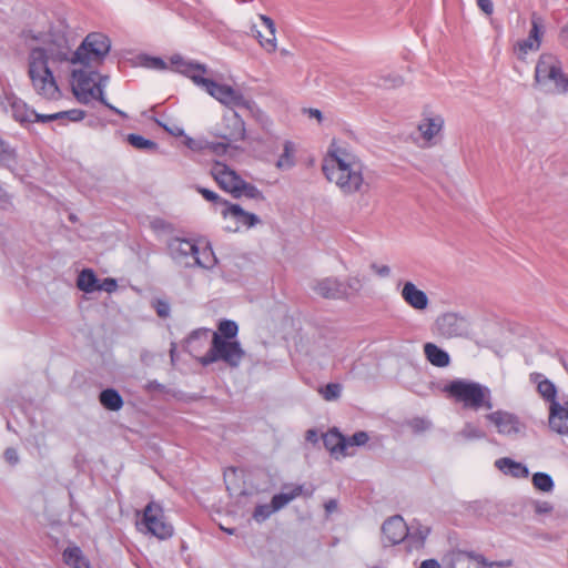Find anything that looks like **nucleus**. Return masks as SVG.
<instances>
[{
    "label": "nucleus",
    "mask_w": 568,
    "mask_h": 568,
    "mask_svg": "<svg viewBox=\"0 0 568 568\" xmlns=\"http://www.w3.org/2000/svg\"><path fill=\"white\" fill-rule=\"evenodd\" d=\"M364 162L355 148L346 140L334 138L322 161L326 180L345 195L362 192L366 186Z\"/></svg>",
    "instance_id": "f257e3e1"
},
{
    "label": "nucleus",
    "mask_w": 568,
    "mask_h": 568,
    "mask_svg": "<svg viewBox=\"0 0 568 568\" xmlns=\"http://www.w3.org/2000/svg\"><path fill=\"white\" fill-rule=\"evenodd\" d=\"M73 52L64 36H57L44 42L43 47L32 48L29 52L28 74L36 92L48 100H55L61 92L49 62L72 63Z\"/></svg>",
    "instance_id": "f03ea898"
},
{
    "label": "nucleus",
    "mask_w": 568,
    "mask_h": 568,
    "mask_svg": "<svg viewBox=\"0 0 568 568\" xmlns=\"http://www.w3.org/2000/svg\"><path fill=\"white\" fill-rule=\"evenodd\" d=\"M444 392L449 398L463 404L464 408L478 410L493 407L489 388L476 382L455 379L444 387Z\"/></svg>",
    "instance_id": "7ed1b4c3"
},
{
    "label": "nucleus",
    "mask_w": 568,
    "mask_h": 568,
    "mask_svg": "<svg viewBox=\"0 0 568 568\" xmlns=\"http://www.w3.org/2000/svg\"><path fill=\"white\" fill-rule=\"evenodd\" d=\"M245 357V351L237 341H226L220 334H212L210 349L199 358L203 366L222 361L231 368H237Z\"/></svg>",
    "instance_id": "20e7f679"
},
{
    "label": "nucleus",
    "mask_w": 568,
    "mask_h": 568,
    "mask_svg": "<svg viewBox=\"0 0 568 568\" xmlns=\"http://www.w3.org/2000/svg\"><path fill=\"white\" fill-rule=\"evenodd\" d=\"M535 82L538 85L554 84L560 93L568 92V77L562 72L560 60L551 53H542L535 67Z\"/></svg>",
    "instance_id": "39448f33"
},
{
    "label": "nucleus",
    "mask_w": 568,
    "mask_h": 568,
    "mask_svg": "<svg viewBox=\"0 0 568 568\" xmlns=\"http://www.w3.org/2000/svg\"><path fill=\"white\" fill-rule=\"evenodd\" d=\"M111 49L108 36L100 32L89 33L73 52L72 64L90 65V60L102 62Z\"/></svg>",
    "instance_id": "423d86ee"
},
{
    "label": "nucleus",
    "mask_w": 568,
    "mask_h": 568,
    "mask_svg": "<svg viewBox=\"0 0 568 568\" xmlns=\"http://www.w3.org/2000/svg\"><path fill=\"white\" fill-rule=\"evenodd\" d=\"M154 537L165 540L173 535V526L165 521L162 507L155 501H150L144 510L140 523Z\"/></svg>",
    "instance_id": "0eeeda50"
},
{
    "label": "nucleus",
    "mask_w": 568,
    "mask_h": 568,
    "mask_svg": "<svg viewBox=\"0 0 568 568\" xmlns=\"http://www.w3.org/2000/svg\"><path fill=\"white\" fill-rule=\"evenodd\" d=\"M200 87L211 97L226 106H246L247 102L244 95L227 84H221L211 79H196Z\"/></svg>",
    "instance_id": "6e6552de"
},
{
    "label": "nucleus",
    "mask_w": 568,
    "mask_h": 568,
    "mask_svg": "<svg viewBox=\"0 0 568 568\" xmlns=\"http://www.w3.org/2000/svg\"><path fill=\"white\" fill-rule=\"evenodd\" d=\"M95 72H89L82 69L72 71V92L77 100L82 104H88L92 99L97 100L98 87L94 82Z\"/></svg>",
    "instance_id": "1a4fd4ad"
},
{
    "label": "nucleus",
    "mask_w": 568,
    "mask_h": 568,
    "mask_svg": "<svg viewBox=\"0 0 568 568\" xmlns=\"http://www.w3.org/2000/svg\"><path fill=\"white\" fill-rule=\"evenodd\" d=\"M166 251L175 263L191 267L193 255L197 253V245L191 239L172 236L166 240Z\"/></svg>",
    "instance_id": "9d476101"
},
{
    "label": "nucleus",
    "mask_w": 568,
    "mask_h": 568,
    "mask_svg": "<svg viewBox=\"0 0 568 568\" xmlns=\"http://www.w3.org/2000/svg\"><path fill=\"white\" fill-rule=\"evenodd\" d=\"M212 174L219 186L230 192L233 197L239 199L240 185L243 179L226 164L216 162L212 169Z\"/></svg>",
    "instance_id": "9b49d317"
},
{
    "label": "nucleus",
    "mask_w": 568,
    "mask_h": 568,
    "mask_svg": "<svg viewBox=\"0 0 568 568\" xmlns=\"http://www.w3.org/2000/svg\"><path fill=\"white\" fill-rule=\"evenodd\" d=\"M486 419L491 423L501 435L510 436L521 430L519 418L509 412L496 410L486 415Z\"/></svg>",
    "instance_id": "f8f14e48"
},
{
    "label": "nucleus",
    "mask_w": 568,
    "mask_h": 568,
    "mask_svg": "<svg viewBox=\"0 0 568 568\" xmlns=\"http://www.w3.org/2000/svg\"><path fill=\"white\" fill-rule=\"evenodd\" d=\"M544 34L542 20L537 14L531 16V29L527 39L516 43L515 50L520 58H524L529 51H537L540 48Z\"/></svg>",
    "instance_id": "ddd939ff"
},
{
    "label": "nucleus",
    "mask_w": 568,
    "mask_h": 568,
    "mask_svg": "<svg viewBox=\"0 0 568 568\" xmlns=\"http://www.w3.org/2000/svg\"><path fill=\"white\" fill-rule=\"evenodd\" d=\"M382 532L384 542L396 545L407 538L408 527L400 516H394L383 524Z\"/></svg>",
    "instance_id": "4468645a"
},
{
    "label": "nucleus",
    "mask_w": 568,
    "mask_h": 568,
    "mask_svg": "<svg viewBox=\"0 0 568 568\" xmlns=\"http://www.w3.org/2000/svg\"><path fill=\"white\" fill-rule=\"evenodd\" d=\"M446 568H491V565L480 555L456 550L449 555Z\"/></svg>",
    "instance_id": "2eb2a0df"
},
{
    "label": "nucleus",
    "mask_w": 568,
    "mask_h": 568,
    "mask_svg": "<svg viewBox=\"0 0 568 568\" xmlns=\"http://www.w3.org/2000/svg\"><path fill=\"white\" fill-rule=\"evenodd\" d=\"M170 61L175 71L190 78L196 85L200 87V82L196 79H205L203 77V74L207 73L205 64L185 61L180 54L172 55Z\"/></svg>",
    "instance_id": "dca6fc26"
},
{
    "label": "nucleus",
    "mask_w": 568,
    "mask_h": 568,
    "mask_svg": "<svg viewBox=\"0 0 568 568\" xmlns=\"http://www.w3.org/2000/svg\"><path fill=\"white\" fill-rule=\"evenodd\" d=\"M548 424L559 435H568V400L549 405Z\"/></svg>",
    "instance_id": "f3484780"
},
{
    "label": "nucleus",
    "mask_w": 568,
    "mask_h": 568,
    "mask_svg": "<svg viewBox=\"0 0 568 568\" xmlns=\"http://www.w3.org/2000/svg\"><path fill=\"white\" fill-rule=\"evenodd\" d=\"M400 295L405 303L416 311H424L429 304L426 293L419 290L413 282L404 283Z\"/></svg>",
    "instance_id": "a211bd4d"
},
{
    "label": "nucleus",
    "mask_w": 568,
    "mask_h": 568,
    "mask_svg": "<svg viewBox=\"0 0 568 568\" xmlns=\"http://www.w3.org/2000/svg\"><path fill=\"white\" fill-rule=\"evenodd\" d=\"M223 215L231 216L235 220L236 224L252 227L260 223V219L256 214L244 211L241 205L223 201Z\"/></svg>",
    "instance_id": "6ab92c4d"
},
{
    "label": "nucleus",
    "mask_w": 568,
    "mask_h": 568,
    "mask_svg": "<svg viewBox=\"0 0 568 568\" xmlns=\"http://www.w3.org/2000/svg\"><path fill=\"white\" fill-rule=\"evenodd\" d=\"M7 101L10 106L11 115L16 121L21 124L33 123L36 111L30 109L24 101L14 95L8 97Z\"/></svg>",
    "instance_id": "aec40b11"
},
{
    "label": "nucleus",
    "mask_w": 568,
    "mask_h": 568,
    "mask_svg": "<svg viewBox=\"0 0 568 568\" xmlns=\"http://www.w3.org/2000/svg\"><path fill=\"white\" fill-rule=\"evenodd\" d=\"M19 162L18 151L11 143L0 136V168L10 172L17 170Z\"/></svg>",
    "instance_id": "412c9836"
},
{
    "label": "nucleus",
    "mask_w": 568,
    "mask_h": 568,
    "mask_svg": "<svg viewBox=\"0 0 568 568\" xmlns=\"http://www.w3.org/2000/svg\"><path fill=\"white\" fill-rule=\"evenodd\" d=\"M284 507V491L274 495L270 504L257 505L253 511V518L257 523L266 520L273 513Z\"/></svg>",
    "instance_id": "4be33fe9"
},
{
    "label": "nucleus",
    "mask_w": 568,
    "mask_h": 568,
    "mask_svg": "<svg viewBox=\"0 0 568 568\" xmlns=\"http://www.w3.org/2000/svg\"><path fill=\"white\" fill-rule=\"evenodd\" d=\"M495 467L515 478H526L529 474L527 467L509 457H501L495 462Z\"/></svg>",
    "instance_id": "5701e85b"
},
{
    "label": "nucleus",
    "mask_w": 568,
    "mask_h": 568,
    "mask_svg": "<svg viewBox=\"0 0 568 568\" xmlns=\"http://www.w3.org/2000/svg\"><path fill=\"white\" fill-rule=\"evenodd\" d=\"M444 119L440 115L426 116L418 124L422 138L430 142L443 129Z\"/></svg>",
    "instance_id": "b1692460"
},
{
    "label": "nucleus",
    "mask_w": 568,
    "mask_h": 568,
    "mask_svg": "<svg viewBox=\"0 0 568 568\" xmlns=\"http://www.w3.org/2000/svg\"><path fill=\"white\" fill-rule=\"evenodd\" d=\"M325 447L335 455L346 456L349 455L347 452L346 437L337 430H329L323 437Z\"/></svg>",
    "instance_id": "393cba45"
},
{
    "label": "nucleus",
    "mask_w": 568,
    "mask_h": 568,
    "mask_svg": "<svg viewBox=\"0 0 568 568\" xmlns=\"http://www.w3.org/2000/svg\"><path fill=\"white\" fill-rule=\"evenodd\" d=\"M530 379L534 383H537V392L538 394L549 403V405H552L554 402L557 400V388L552 382H550L547 378H542V375L539 373H532L530 375Z\"/></svg>",
    "instance_id": "a878e982"
},
{
    "label": "nucleus",
    "mask_w": 568,
    "mask_h": 568,
    "mask_svg": "<svg viewBox=\"0 0 568 568\" xmlns=\"http://www.w3.org/2000/svg\"><path fill=\"white\" fill-rule=\"evenodd\" d=\"M317 295L325 298H338L344 294L342 284L335 278H324L314 286Z\"/></svg>",
    "instance_id": "bb28decb"
},
{
    "label": "nucleus",
    "mask_w": 568,
    "mask_h": 568,
    "mask_svg": "<svg viewBox=\"0 0 568 568\" xmlns=\"http://www.w3.org/2000/svg\"><path fill=\"white\" fill-rule=\"evenodd\" d=\"M99 402L103 408L111 412H118L124 405L123 397L121 396L119 390L112 387L105 388L100 392Z\"/></svg>",
    "instance_id": "cd10ccee"
},
{
    "label": "nucleus",
    "mask_w": 568,
    "mask_h": 568,
    "mask_svg": "<svg viewBox=\"0 0 568 568\" xmlns=\"http://www.w3.org/2000/svg\"><path fill=\"white\" fill-rule=\"evenodd\" d=\"M424 354L427 361L436 367H446L449 365L450 358L448 353L434 343H426L424 345Z\"/></svg>",
    "instance_id": "c85d7f7f"
},
{
    "label": "nucleus",
    "mask_w": 568,
    "mask_h": 568,
    "mask_svg": "<svg viewBox=\"0 0 568 568\" xmlns=\"http://www.w3.org/2000/svg\"><path fill=\"white\" fill-rule=\"evenodd\" d=\"M263 26L266 28L267 36H263L261 31L256 30V38H258L260 44L268 52L275 50V27L271 18L266 16L260 17Z\"/></svg>",
    "instance_id": "c756f323"
},
{
    "label": "nucleus",
    "mask_w": 568,
    "mask_h": 568,
    "mask_svg": "<svg viewBox=\"0 0 568 568\" xmlns=\"http://www.w3.org/2000/svg\"><path fill=\"white\" fill-rule=\"evenodd\" d=\"M63 561L72 568H90V561L83 556L80 547H68L64 549Z\"/></svg>",
    "instance_id": "7c9ffc66"
},
{
    "label": "nucleus",
    "mask_w": 568,
    "mask_h": 568,
    "mask_svg": "<svg viewBox=\"0 0 568 568\" xmlns=\"http://www.w3.org/2000/svg\"><path fill=\"white\" fill-rule=\"evenodd\" d=\"M217 260L210 245L204 246L202 250L197 246V253L193 255L191 266H199L202 268L210 270L214 267Z\"/></svg>",
    "instance_id": "2f4dec72"
},
{
    "label": "nucleus",
    "mask_w": 568,
    "mask_h": 568,
    "mask_svg": "<svg viewBox=\"0 0 568 568\" xmlns=\"http://www.w3.org/2000/svg\"><path fill=\"white\" fill-rule=\"evenodd\" d=\"M77 286L85 293L99 291V281L94 271L91 268L82 270L78 275Z\"/></svg>",
    "instance_id": "473e14b6"
},
{
    "label": "nucleus",
    "mask_w": 568,
    "mask_h": 568,
    "mask_svg": "<svg viewBox=\"0 0 568 568\" xmlns=\"http://www.w3.org/2000/svg\"><path fill=\"white\" fill-rule=\"evenodd\" d=\"M126 140L130 143V145H132L133 148H135L138 150L155 152L159 149V145L156 142H154L150 139H146L140 134L130 133V134H128Z\"/></svg>",
    "instance_id": "72a5a7b5"
},
{
    "label": "nucleus",
    "mask_w": 568,
    "mask_h": 568,
    "mask_svg": "<svg viewBox=\"0 0 568 568\" xmlns=\"http://www.w3.org/2000/svg\"><path fill=\"white\" fill-rule=\"evenodd\" d=\"M430 532L428 527H420L415 531L408 534L407 536V546L409 550L420 549L424 547L425 541Z\"/></svg>",
    "instance_id": "f704fd0d"
},
{
    "label": "nucleus",
    "mask_w": 568,
    "mask_h": 568,
    "mask_svg": "<svg viewBox=\"0 0 568 568\" xmlns=\"http://www.w3.org/2000/svg\"><path fill=\"white\" fill-rule=\"evenodd\" d=\"M239 333V325L232 320H222L217 324V331L213 334H220L221 338L226 341H234Z\"/></svg>",
    "instance_id": "c9c22d12"
},
{
    "label": "nucleus",
    "mask_w": 568,
    "mask_h": 568,
    "mask_svg": "<svg viewBox=\"0 0 568 568\" xmlns=\"http://www.w3.org/2000/svg\"><path fill=\"white\" fill-rule=\"evenodd\" d=\"M313 491L314 488L311 485H286V504L298 497L306 499L312 496Z\"/></svg>",
    "instance_id": "e433bc0d"
},
{
    "label": "nucleus",
    "mask_w": 568,
    "mask_h": 568,
    "mask_svg": "<svg viewBox=\"0 0 568 568\" xmlns=\"http://www.w3.org/2000/svg\"><path fill=\"white\" fill-rule=\"evenodd\" d=\"M531 481L537 490L550 493L554 489V480L551 476L546 473H535Z\"/></svg>",
    "instance_id": "4c0bfd02"
},
{
    "label": "nucleus",
    "mask_w": 568,
    "mask_h": 568,
    "mask_svg": "<svg viewBox=\"0 0 568 568\" xmlns=\"http://www.w3.org/2000/svg\"><path fill=\"white\" fill-rule=\"evenodd\" d=\"M242 195H244L248 199H254V200L263 199L262 192L255 185L247 183L244 180L242 181V183L240 185L239 197H241Z\"/></svg>",
    "instance_id": "58836bf2"
},
{
    "label": "nucleus",
    "mask_w": 568,
    "mask_h": 568,
    "mask_svg": "<svg viewBox=\"0 0 568 568\" xmlns=\"http://www.w3.org/2000/svg\"><path fill=\"white\" fill-rule=\"evenodd\" d=\"M341 389L339 384L331 383L321 389V394L326 400H334L339 397Z\"/></svg>",
    "instance_id": "ea45409f"
},
{
    "label": "nucleus",
    "mask_w": 568,
    "mask_h": 568,
    "mask_svg": "<svg viewBox=\"0 0 568 568\" xmlns=\"http://www.w3.org/2000/svg\"><path fill=\"white\" fill-rule=\"evenodd\" d=\"M142 59H143V64L146 68L156 69V70H165L168 68L166 62L161 58L144 55Z\"/></svg>",
    "instance_id": "a19ab883"
},
{
    "label": "nucleus",
    "mask_w": 568,
    "mask_h": 568,
    "mask_svg": "<svg viewBox=\"0 0 568 568\" xmlns=\"http://www.w3.org/2000/svg\"><path fill=\"white\" fill-rule=\"evenodd\" d=\"M347 449L353 446H363L368 442V435L365 432H357L351 437H346Z\"/></svg>",
    "instance_id": "79ce46f5"
},
{
    "label": "nucleus",
    "mask_w": 568,
    "mask_h": 568,
    "mask_svg": "<svg viewBox=\"0 0 568 568\" xmlns=\"http://www.w3.org/2000/svg\"><path fill=\"white\" fill-rule=\"evenodd\" d=\"M62 120H68L71 122H79L85 118V111L81 109H71L67 111H61Z\"/></svg>",
    "instance_id": "37998d69"
},
{
    "label": "nucleus",
    "mask_w": 568,
    "mask_h": 568,
    "mask_svg": "<svg viewBox=\"0 0 568 568\" xmlns=\"http://www.w3.org/2000/svg\"><path fill=\"white\" fill-rule=\"evenodd\" d=\"M234 125H235V130L229 140H234V141L243 140L245 136L244 122L240 119V116L236 113L234 114Z\"/></svg>",
    "instance_id": "c03bdc74"
},
{
    "label": "nucleus",
    "mask_w": 568,
    "mask_h": 568,
    "mask_svg": "<svg viewBox=\"0 0 568 568\" xmlns=\"http://www.w3.org/2000/svg\"><path fill=\"white\" fill-rule=\"evenodd\" d=\"M197 192L200 194H202V196L206 200V201H210V202H213L215 204H222L223 205V199H221L219 196V194H216L215 192L209 190V189H205V187H201V186H197L196 187Z\"/></svg>",
    "instance_id": "a18cd8bd"
},
{
    "label": "nucleus",
    "mask_w": 568,
    "mask_h": 568,
    "mask_svg": "<svg viewBox=\"0 0 568 568\" xmlns=\"http://www.w3.org/2000/svg\"><path fill=\"white\" fill-rule=\"evenodd\" d=\"M209 334H210V329H207V328H197V329L193 331V332L189 335V337L186 338L187 347H192V344H193L195 341L200 339L201 337H203V338H205V339H206V338H207V336H209Z\"/></svg>",
    "instance_id": "49530a36"
},
{
    "label": "nucleus",
    "mask_w": 568,
    "mask_h": 568,
    "mask_svg": "<svg viewBox=\"0 0 568 568\" xmlns=\"http://www.w3.org/2000/svg\"><path fill=\"white\" fill-rule=\"evenodd\" d=\"M144 389L148 393H169V389L166 388V386L164 384L159 383L155 379L154 381H149L144 385Z\"/></svg>",
    "instance_id": "de8ad7c7"
},
{
    "label": "nucleus",
    "mask_w": 568,
    "mask_h": 568,
    "mask_svg": "<svg viewBox=\"0 0 568 568\" xmlns=\"http://www.w3.org/2000/svg\"><path fill=\"white\" fill-rule=\"evenodd\" d=\"M59 120H62L61 111L57 112V113H52V114H41V113L36 112L33 122L47 123V122L59 121Z\"/></svg>",
    "instance_id": "09e8293b"
},
{
    "label": "nucleus",
    "mask_w": 568,
    "mask_h": 568,
    "mask_svg": "<svg viewBox=\"0 0 568 568\" xmlns=\"http://www.w3.org/2000/svg\"><path fill=\"white\" fill-rule=\"evenodd\" d=\"M3 457L8 464L16 466L19 463V455L16 448L8 447L4 450Z\"/></svg>",
    "instance_id": "8fccbe9b"
},
{
    "label": "nucleus",
    "mask_w": 568,
    "mask_h": 568,
    "mask_svg": "<svg viewBox=\"0 0 568 568\" xmlns=\"http://www.w3.org/2000/svg\"><path fill=\"white\" fill-rule=\"evenodd\" d=\"M286 165H292L296 162V154L298 153V150L296 146L292 143L286 142Z\"/></svg>",
    "instance_id": "3c124183"
},
{
    "label": "nucleus",
    "mask_w": 568,
    "mask_h": 568,
    "mask_svg": "<svg viewBox=\"0 0 568 568\" xmlns=\"http://www.w3.org/2000/svg\"><path fill=\"white\" fill-rule=\"evenodd\" d=\"M155 311L160 317H168L170 314V305L168 302L158 300L155 302Z\"/></svg>",
    "instance_id": "603ef678"
},
{
    "label": "nucleus",
    "mask_w": 568,
    "mask_h": 568,
    "mask_svg": "<svg viewBox=\"0 0 568 568\" xmlns=\"http://www.w3.org/2000/svg\"><path fill=\"white\" fill-rule=\"evenodd\" d=\"M118 284L114 278H105L103 283L99 284V291L103 290L108 293L113 292L116 288Z\"/></svg>",
    "instance_id": "864d4df0"
},
{
    "label": "nucleus",
    "mask_w": 568,
    "mask_h": 568,
    "mask_svg": "<svg viewBox=\"0 0 568 568\" xmlns=\"http://www.w3.org/2000/svg\"><path fill=\"white\" fill-rule=\"evenodd\" d=\"M97 100L114 113H115V110H119L118 108H115L114 105H112L111 103L108 102V100L104 97L102 87H98Z\"/></svg>",
    "instance_id": "5fc2aeb1"
},
{
    "label": "nucleus",
    "mask_w": 568,
    "mask_h": 568,
    "mask_svg": "<svg viewBox=\"0 0 568 568\" xmlns=\"http://www.w3.org/2000/svg\"><path fill=\"white\" fill-rule=\"evenodd\" d=\"M477 4L488 16H490L494 11L491 0H477Z\"/></svg>",
    "instance_id": "6e6d98bb"
},
{
    "label": "nucleus",
    "mask_w": 568,
    "mask_h": 568,
    "mask_svg": "<svg viewBox=\"0 0 568 568\" xmlns=\"http://www.w3.org/2000/svg\"><path fill=\"white\" fill-rule=\"evenodd\" d=\"M152 226L154 230L169 231L172 229V225L164 220L156 219L152 222Z\"/></svg>",
    "instance_id": "4d7b16f0"
},
{
    "label": "nucleus",
    "mask_w": 568,
    "mask_h": 568,
    "mask_svg": "<svg viewBox=\"0 0 568 568\" xmlns=\"http://www.w3.org/2000/svg\"><path fill=\"white\" fill-rule=\"evenodd\" d=\"M324 508L326 511V515L329 516L331 514L335 513L338 508L337 500L336 499H329L324 504Z\"/></svg>",
    "instance_id": "13d9d810"
},
{
    "label": "nucleus",
    "mask_w": 568,
    "mask_h": 568,
    "mask_svg": "<svg viewBox=\"0 0 568 568\" xmlns=\"http://www.w3.org/2000/svg\"><path fill=\"white\" fill-rule=\"evenodd\" d=\"M558 38H559L560 43L564 47L568 48V24L564 26L560 29Z\"/></svg>",
    "instance_id": "bf43d9fd"
},
{
    "label": "nucleus",
    "mask_w": 568,
    "mask_h": 568,
    "mask_svg": "<svg viewBox=\"0 0 568 568\" xmlns=\"http://www.w3.org/2000/svg\"><path fill=\"white\" fill-rule=\"evenodd\" d=\"M165 131L173 136H184V130L178 125L165 128Z\"/></svg>",
    "instance_id": "052dcab7"
},
{
    "label": "nucleus",
    "mask_w": 568,
    "mask_h": 568,
    "mask_svg": "<svg viewBox=\"0 0 568 568\" xmlns=\"http://www.w3.org/2000/svg\"><path fill=\"white\" fill-rule=\"evenodd\" d=\"M419 568H440V565L436 559H426L422 561Z\"/></svg>",
    "instance_id": "680f3d73"
},
{
    "label": "nucleus",
    "mask_w": 568,
    "mask_h": 568,
    "mask_svg": "<svg viewBox=\"0 0 568 568\" xmlns=\"http://www.w3.org/2000/svg\"><path fill=\"white\" fill-rule=\"evenodd\" d=\"M237 473V468L236 467H229L224 470V481L226 484V488L230 489V486L227 484V480H229V477L232 475V476H235Z\"/></svg>",
    "instance_id": "e2e57ef3"
},
{
    "label": "nucleus",
    "mask_w": 568,
    "mask_h": 568,
    "mask_svg": "<svg viewBox=\"0 0 568 568\" xmlns=\"http://www.w3.org/2000/svg\"><path fill=\"white\" fill-rule=\"evenodd\" d=\"M373 267H374L375 272L381 276H387L390 272V270L387 265H381V266L374 265Z\"/></svg>",
    "instance_id": "0e129e2a"
},
{
    "label": "nucleus",
    "mask_w": 568,
    "mask_h": 568,
    "mask_svg": "<svg viewBox=\"0 0 568 568\" xmlns=\"http://www.w3.org/2000/svg\"><path fill=\"white\" fill-rule=\"evenodd\" d=\"M310 118H315L318 122L322 121V112L317 109H308L307 110Z\"/></svg>",
    "instance_id": "69168bd1"
},
{
    "label": "nucleus",
    "mask_w": 568,
    "mask_h": 568,
    "mask_svg": "<svg viewBox=\"0 0 568 568\" xmlns=\"http://www.w3.org/2000/svg\"><path fill=\"white\" fill-rule=\"evenodd\" d=\"M0 202H3V203H9L10 202V195L8 194L7 191H4L2 189L1 185H0Z\"/></svg>",
    "instance_id": "338daca9"
},
{
    "label": "nucleus",
    "mask_w": 568,
    "mask_h": 568,
    "mask_svg": "<svg viewBox=\"0 0 568 568\" xmlns=\"http://www.w3.org/2000/svg\"><path fill=\"white\" fill-rule=\"evenodd\" d=\"M184 138H185V139H184V144H185L189 149L194 150V149H195V141H194V139H192V138H190V136H187V135H184Z\"/></svg>",
    "instance_id": "774afa93"
}]
</instances>
